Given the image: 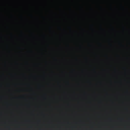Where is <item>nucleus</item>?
Here are the masks:
<instances>
[{"label": "nucleus", "instance_id": "nucleus-1", "mask_svg": "<svg viewBox=\"0 0 130 130\" xmlns=\"http://www.w3.org/2000/svg\"><path fill=\"white\" fill-rule=\"evenodd\" d=\"M46 1L47 3V52H49V1Z\"/></svg>", "mask_w": 130, "mask_h": 130}, {"label": "nucleus", "instance_id": "nucleus-2", "mask_svg": "<svg viewBox=\"0 0 130 130\" xmlns=\"http://www.w3.org/2000/svg\"><path fill=\"white\" fill-rule=\"evenodd\" d=\"M54 7L55 9H60L59 8V6L57 5H55L54 6Z\"/></svg>", "mask_w": 130, "mask_h": 130}, {"label": "nucleus", "instance_id": "nucleus-3", "mask_svg": "<svg viewBox=\"0 0 130 130\" xmlns=\"http://www.w3.org/2000/svg\"><path fill=\"white\" fill-rule=\"evenodd\" d=\"M55 60H57V59H55Z\"/></svg>", "mask_w": 130, "mask_h": 130}]
</instances>
